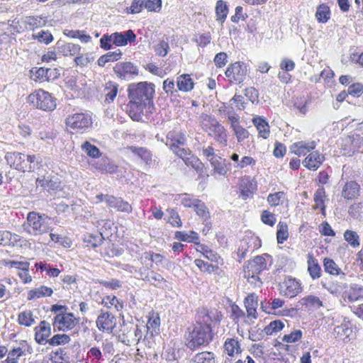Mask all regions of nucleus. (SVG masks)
Wrapping results in <instances>:
<instances>
[{
  "label": "nucleus",
  "mask_w": 363,
  "mask_h": 363,
  "mask_svg": "<svg viewBox=\"0 0 363 363\" xmlns=\"http://www.w3.org/2000/svg\"><path fill=\"white\" fill-rule=\"evenodd\" d=\"M322 286L326 289L329 293L333 295L340 294L342 291L347 288L345 284L339 283L337 281H333L331 280H325L321 281Z\"/></svg>",
  "instance_id": "cd10ccee"
},
{
  "label": "nucleus",
  "mask_w": 363,
  "mask_h": 363,
  "mask_svg": "<svg viewBox=\"0 0 363 363\" xmlns=\"http://www.w3.org/2000/svg\"><path fill=\"white\" fill-rule=\"evenodd\" d=\"M324 156L317 152L309 154L303 162V164L310 170H316L323 163Z\"/></svg>",
  "instance_id": "412c9836"
},
{
  "label": "nucleus",
  "mask_w": 363,
  "mask_h": 363,
  "mask_svg": "<svg viewBox=\"0 0 363 363\" xmlns=\"http://www.w3.org/2000/svg\"><path fill=\"white\" fill-rule=\"evenodd\" d=\"M323 264L325 271L330 274L339 275L342 274L343 276H345V273L342 272L341 269L333 259L330 258H325Z\"/></svg>",
  "instance_id": "a19ab883"
},
{
  "label": "nucleus",
  "mask_w": 363,
  "mask_h": 363,
  "mask_svg": "<svg viewBox=\"0 0 363 363\" xmlns=\"http://www.w3.org/2000/svg\"><path fill=\"white\" fill-rule=\"evenodd\" d=\"M315 147V143L314 141L306 142L300 141L294 143L291 147V152L298 156L306 155L311 150Z\"/></svg>",
  "instance_id": "aec40b11"
},
{
  "label": "nucleus",
  "mask_w": 363,
  "mask_h": 363,
  "mask_svg": "<svg viewBox=\"0 0 363 363\" xmlns=\"http://www.w3.org/2000/svg\"><path fill=\"white\" fill-rule=\"evenodd\" d=\"M33 38L37 39L40 43L49 44L52 41L53 37L52 34L48 31L40 30L37 34H33Z\"/></svg>",
  "instance_id": "bf43d9fd"
},
{
  "label": "nucleus",
  "mask_w": 363,
  "mask_h": 363,
  "mask_svg": "<svg viewBox=\"0 0 363 363\" xmlns=\"http://www.w3.org/2000/svg\"><path fill=\"white\" fill-rule=\"evenodd\" d=\"M145 8L148 11L157 12L162 7V0H145Z\"/></svg>",
  "instance_id": "69168bd1"
},
{
  "label": "nucleus",
  "mask_w": 363,
  "mask_h": 363,
  "mask_svg": "<svg viewBox=\"0 0 363 363\" xmlns=\"http://www.w3.org/2000/svg\"><path fill=\"white\" fill-rule=\"evenodd\" d=\"M194 208L196 214L202 219L206 220L208 218V211L207 208L201 201L199 200L196 204H194Z\"/></svg>",
  "instance_id": "13d9d810"
},
{
  "label": "nucleus",
  "mask_w": 363,
  "mask_h": 363,
  "mask_svg": "<svg viewBox=\"0 0 363 363\" xmlns=\"http://www.w3.org/2000/svg\"><path fill=\"white\" fill-rule=\"evenodd\" d=\"M51 360L52 363H69V357L61 349L52 355Z\"/></svg>",
  "instance_id": "0e129e2a"
},
{
  "label": "nucleus",
  "mask_w": 363,
  "mask_h": 363,
  "mask_svg": "<svg viewBox=\"0 0 363 363\" xmlns=\"http://www.w3.org/2000/svg\"><path fill=\"white\" fill-rule=\"evenodd\" d=\"M112 42L116 46H123L128 43H133L135 41L136 35L132 30H126L124 33H113L111 35Z\"/></svg>",
  "instance_id": "f3484780"
},
{
  "label": "nucleus",
  "mask_w": 363,
  "mask_h": 363,
  "mask_svg": "<svg viewBox=\"0 0 363 363\" xmlns=\"http://www.w3.org/2000/svg\"><path fill=\"white\" fill-rule=\"evenodd\" d=\"M302 337V332L301 330H295L290 334L285 335L282 337V341L288 343H294Z\"/></svg>",
  "instance_id": "680f3d73"
},
{
  "label": "nucleus",
  "mask_w": 363,
  "mask_h": 363,
  "mask_svg": "<svg viewBox=\"0 0 363 363\" xmlns=\"http://www.w3.org/2000/svg\"><path fill=\"white\" fill-rule=\"evenodd\" d=\"M245 305L246 307L247 317L257 318V298L253 295L248 296L245 301Z\"/></svg>",
  "instance_id": "72a5a7b5"
},
{
  "label": "nucleus",
  "mask_w": 363,
  "mask_h": 363,
  "mask_svg": "<svg viewBox=\"0 0 363 363\" xmlns=\"http://www.w3.org/2000/svg\"><path fill=\"white\" fill-rule=\"evenodd\" d=\"M160 319L158 315L150 317L146 325L147 331H150L151 335L157 333L160 330Z\"/></svg>",
  "instance_id": "5fc2aeb1"
},
{
  "label": "nucleus",
  "mask_w": 363,
  "mask_h": 363,
  "mask_svg": "<svg viewBox=\"0 0 363 363\" xmlns=\"http://www.w3.org/2000/svg\"><path fill=\"white\" fill-rule=\"evenodd\" d=\"M175 238L181 241L194 243H197V240H199L198 234L194 231H191L189 233L183 231H177L175 233Z\"/></svg>",
  "instance_id": "a18cd8bd"
},
{
  "label": "nucleus",
  "mask_w": 363,
  "mask_h": 363,
  "mask_svg": "<svg viewBox=\"0 0 363 363\" xmlns=\"http://www.w3.org/2000/svg\"><path fill=\"white\" fill-rule=\"evenodd\" d=\"M213 167L212 175L218 174L220 176H225L227 173L225 167V160L223 159L220 156L214 157L213 159L208 161Z\"/></svg>",
  "instance_id": "bb28decb"
},
{
  "label": "nucleus",
  "mask_w": 363,
  "mask_h": 363,
  "mask_svg": "<svg viewBox=\"0 0 363 363\" xmlns=\"http://www.w3.org/2000/svg\"><path fill=\"white\" fill-rule=\"evenodd\" d=\"M103 302L107 308L113 306L118 311L123 308V303L114 296L112 297L106 296Z\"/></svg>",
  "instance_id": "052dcab7"
},
{
  "label": "nucleus",
  "mask_w": 363,
  "mask_h": 363,
  "mask_svg": "<svg viewBox=\"0 0 363 363\" xmlns=\"http://www.w3.org/2000/svg\"><path fill=\"white\" fill-rule=\"evenodd\" d=\"M70 340L71 339L69 335L66 334H57L48 340V343L51 346H57L69 343Z\"/></svg>",
  "instance_id": "3c124183"
},
{
  "label": "nucleus",
  "mask_w": 363,
  "mask_h": 363,
  "mask_svg": "<svg viewBox=\"0 0 363 363\" xmlns=\"http://www.w3.org/2000/svg\"><path fill=\"white\" fill-rule=\"evenodd\" d=\"M247 72V65L244 62H236L228 66L225 76L231 83L240 84L245 80Z\"/></svg>",
  "instance_id": "6e6552de"
},
{
  "label": "nucleus",
  "mask_w": 363,
  "mask_h": 363,
  "mask_svg": "<svg viewBox=\"0 0 363 363\" xmlns=\"http://www.w3.org/2000/svg\"><path fill=\"white\" fill-rule=\"evenodd\" d=\"M113 70L120 77H125L128 74H138L137 67L130 62L117 63Z\"/></svg>",
  "instance_id": "6ab92c4d"
},
{
  "label": "nucleus",
  "mask_w": 363,
  "mask_h": 363,
  "mask_svg": "<svg viewBox=\"0 0 363 363\" xmlns=\"http://www.w3.org/2000/svg\"><path fill=\"white\" fill-rule=\"evenodd\" d=\"M193 361L194 363H216L213 353L210 352H202L196 354Z\"/></svg>",
  "instance_id": "49530a36"
},
{
  "label": "nucleus",
  "mask_w": 363,
  "mask_h": 363,
  "mask_svg": "<svg viewBox=\"0 0 363 363\" xmlns=\"http://www.w3.org/2000/svg\"><path fill=\"white\" fill-rule=\"evenodd\" d=\"M134 327L133 323H123L121 325L118 333V340L125 345H135V338H134Z\"/></svg>",
  "instance_id": "ddd939ff"
},
{
  "label": "nucleus",
  "mask_w": 363,
  "mask_h": 363,
  "mask_svg": "<svg viewBox=\"0 0 363 363\" xmlns=\"http://www.w3.org/2000/svg\"><path fill=\"white\" fill-rule=\"evenodd\" d=\"M31 347L26 340L20 342L18 347L13 348L9 351L6 363H18V359L26 355V352L31 353Z\"/></svg>",
  "instance_id": "f8f14e48"
},
{
  "label": "nucleus",
  "mask_w": 363,
  "mask_h": 363,
  "mask_svg": "<svg viewBox=\"0 0 363 363\" xmlns=\"http://www.w3.org/2000/svg\"><path fill=\"white\" fill-rule=\"evenodd\" d=\"M167 211L169 213L168 222L174 227H182V223L178 213L174 209L168 210Z\"/></svg>",
  "instance_id": "338daca9"
},
{
  "label": "nucleus",
  "mask_w": 363,
  "mask_h": 363,
  "mask_svg": "<svg viewBox=\"0 0 363 363\" xmlns=\"http://www.w3.org/2000/svg\"><path fill=\"white\" fill-rule=\"evenodd\" d=\"M122 55V52L118 50L114 52H107L106 55L101 56L97 62L99 66L104 67L107 62L118 60Z\"/></svg>",
  "instance_id": "58836bf2"
},
{
  "label": "nucleus",
  "mask_w": 363,
  "mask_h": 363,
  "mask_svg": "<svg viewBox=\"0 0 363 363\" xmlns=\"http://www.w3.org/2000/svg\"><path fill=\"white\" fill-rule=\"evenodd\" d=\"M209 135L213 136L214 139L222 146L227 145V133L223 125L215 121L209 128Z\"/></svg>",
  "instance_id": "dca6fc26"
},
{
  "label": "nucleus",
  "mask_w": 363,
  "mask_h": 363,
  "mask_svg": "<svg viewBox=\"0 0 363 363\" xmlns=\"http://www.w3.org/2000/svg\"><path fill=\"white\" fill-rule=\"evenodd\" d=\"M325 197V191L323 187H319L315 192L314 201L315 203V208H320L323 211L325 210L324 200Z\"/></svg>",
  "instance_id": "603ef678"
},
{
  "label": "nucleus",
  "mask_w": 363,
  "mask_h": 363,
  "mask_svg": "<svg viewBox=\"0 0 363 363\" xmlns=\"http://www.w3.org/2000/svg\"><path fill=\"white\" fill-rule=\"evenodd\" d=\"M283 328L284 323L281 320H274L264 328V332L267 335H272L281 330Z\"/></svg>",
  "instance_id": "4d7b16f0"
},
{
  "label": "nucleus",
  "mask_w": 363,
  "mask_h": 363,
  "mask_svg": "<svg viewBox=\"0 0 363 363\" xmlns=\"http://www.w3.org/2000/svg\"><path fill=\"white\" fill-rule=\"evenodd\" d=\"M343 142L344 146L348 147V152L350 151L354 152L363 145V137L358 134H353L352 135L347 136L344 139Z\"/></svg>",
  "instance_id": "b1692460"
},
{
  "label": "nucleus",
  "mask_w": 363,
  "mask_h": 363,
  "mask_svg": "<svg viewBox=\"0 0 363 363\" xmlns=\"http://www.w3.org/2000/svg\"><path fill=\"white\" fill-rule=\"evenodd\" d=\"M344 238L352 247H357L359 245V235L356 232L347 230L344 233Z\"/></svg>",
  "instance_id": "6e6d98bb"
},
{
  "label": "nucleus",
  "mask_w": 363,
  "mask_h": 363,
  "mask_svg": "<svg viewBox=\"0 0 363 363\" xmlns=\"http://www.w3.org/2000/svg\"><path fill=\"white\" fill-rule=\"evenodd\" d=\"M20 241L19 236L9 231H0V245L4 246H14Z\"/></svg>",
  "instance_id": "c85d7f7f"
},
{
  "label": "nucleus",
  "mask_w": 363,
  "mask_h": 363,
  "mask_svg": "<svg viewBox=\"0 0 363 363\" xmlns=\"http://www.w3.org/2000/svg\"><path fill=\"white\" fill-rule=\"evenodd\" d=\"M308 271L313 279H318L321 275V268L311 255L308 257Z\"/></svg>",
  "instance_id": "2f4dec72"
},
{
  "label": "nucleus",
  "mask_w": 363,
  "mask_h": 363,
  "mask_svg": "<svg viewBox=\"0 0 363 363\" xmlns=\"http://www.w3.org/2000/svg\"><path fill=\"white\" fill-rule=\"evenodd\" d=\"M5 160L11 167L22 172L33 171L38 165L35 155H25L21 152H7Z\"/></svg>",
  "instance_id": "20e7f679"
},
{
  "label": "nucleus",
  "mask_w": 363,
  "mask_h": 363,
  "mask_svg": "<svg viewBox=\"0 0 363 363\" xmlns=\"http://www.w3.org/2000/svg\"><path fill=\"white\" fill-rule=\"evenodd\" d=\"M96 324L100 331L111 334L116 325V318L111 312L101 311L97 317Z\"/></svg>",
  "instance_id": "1a4fd4ad"
},
{
  "label": "nucleus",
  "mask_w": 363,
  "mask_h": 363,
  "mask_svg": "<svg viewBox=\"0 0 363 363\" xmlns=\"http://www.w3.org/2000/svg\"><path fill=\"white\" fill-rule=\"evenodd\" d=\"M280 294L289 298H293L301 291V284L294 279L285 280L280 284Z\"/></svg>",
  "instance_id": "9b49d317"
},
{
  "label": "nucleus",
  "mask_w": 363,
  "mask_h": 363,
  "mask_svg": "<svg viewBox=\"0 0 363 363\" xmlns=\"http://www.w3.org/2000/svg\"><path fill=\"white\" fill-rule=\"evenodd\" d=\"M315 18L319 23H325L330 18V9L326 4H320L316 9Z\"/></svg>",
  "instance_id": "473e14b6"
},
{
  "label": "nucleus",
  "mask_w": 363,
  "mask_h": 363,
  "mask_svg": "<svg viewBox=\"0 0 363 363\" xmlns=\"http://www.w3.org/2000/svg\"><path fill=\"white\" fill-rule=\"evenodd\" d=\"M289 236L288 226L286 223L279 222L277 225V239L278 243H283Z\"/></svg>",
  "instance_id": "864d4df0"
},
{
  "label": "nucleus",
  "mask_w": 363,
  "mask_h": 363,
  "mask_svg": "<svg viewBox=\"0 0 363 363\" xmlns=\"http://www.w3.org/2000/svg\"><path fill=\"white\" fill-rule=\"evenodd\" d=\"M211 339V329L207 326L194 324L188 328V332L186 333V345L188 348L194 350L200 346L208 344Z\"/></svg>",
  "instance_id": "f03ea898"
},
{
  "label": "nucleus",
  "mask_w": 363,
  "mask_h": 363,
  "mask_svg": "<svg viewBox=\"0 0 363 363\" xmlns=\"http://www.w3.org/2000/svg\"><path fill=\"white\" fill-rule=\"evenodd\" d=\"M184 162L189 167H191L196 172H201L203 169V164L200 161V160L193 155L191 153L189 155L186 157L184 158Z\"/></svg>",
  "instance_id": "09e8293b"
},
{
  "label": "nucleus",
  "mask_w": 363,
  "mask_h": 363,
  "mask_svg": "<svg viewBox=\"0 0 363 363\" xmlns=\"http://www.w3.org/2000/svg\"><path fill=\"white\" fill-rule=\"evenodd\" d=\"M30 104L43 111H52L56 108L55 99L52 95L43 89H38L28 96Z\"/></svg>",
  "instance_id": "39448f33"
},
{
  "label": "nucleus",
  "mask_w": 363,
  "mask_h": 363,
  "mask_svg": "<svg viewBox=\"0 0 363 363\" xmlns=\"http://www.w3.org/2000/svg\"><path fill=\"white\" fill-rule=\"evenodd\" d=\"M52 292L53 291L51 288L45 286H41L38 288L30 290L28 294V299L32 300L43 296H50Z\"/></svg>",
  "instance_id": "7c9ffc66"
},
{
  "label": "nucleus",
  "mask_w": 363,
  "mask_h": 363,
  "mask_svg": "<svg viewBox=\"0 0 363 363\" xmlns=\"http://www.w3.org/2000/svg\"><path fill=\"white\" fill-rule=\"evenodd\" d=\"M18 323L26 327H30L35 323L33 313L30 311L20 313L18 316Z\"/></svg>",
  "instance_id": "c03bdc74"
},
{
  "label": "nucleus",
  "mask_w": 363,
  "mask_h": 363,
  "mask_svg": "<svg viewBox=\"0 0 363 363\" xmlns=\"http://www.w3.org/2000/svg\"><path fill=\"white\" fill-rule=\"evenodd\" d=\"M155 93V86L146 82L131 84L128 88L130 99L128 104L130 116L134 121H139L145 107L149 105Z\"/></svg>",
  "instance_id": "f257e3e1"
},
{
  "label": "nucleus",
  "mask_w": 363,
  "mask_h": 363,
  "mask_svg": "<svg viewBox=\"0 0 363 363\" xmlns=\"http://www.w3.org/2000/svg\"><path fill=\"white\" fill-rule=\"evenodd\" d=\"M252 123L257 128L260 137L267 139L269 136V125L265 118L260 116H255L252 118Z\"/></svg>",
  "instance_id": "393cba45"
},
{
  "label": "nucleus",
  "mask_w": 363,
  "mask_h": 363,
  "mask_svg": "<svg viewBox=\"0 0 363 363\" xmlns=\"http://www.w3.org/2000/svg\"><path fill=\"white\" fill-rule=\"evenodd\" d=\"M51 335V326L49 323L42 320L40 324L35 328V340L40 345L48 343V338Z\"/></svg>",
  "instance_id": "4468645a"
},
{
  "label": "nucleus",
  "mask_w": 363,
  "mask_h": 363,
  "mask_svg": "<svg viewBox=\"0 0 363 363\" xmlns=\"http://www.w3.org/2000/svg\"><path fill=\"white\" fill-rule=\"evenodd\" d=\"M48 70L44 67L33 68L30 71V79L36 82L42 83L47 82L46 74Z\"/></svg>",
  "instance_id": "37998d69"
},
{
  "label": "nucleus",
  "mask_w": 363,
  "mask_h": 363,
  "mask_svg": "<svg viewBox=\"0 0 363 363\" xmlns=\"http://www.w3.org/2000/svg\"><path fill=\"white\" fill-rule=\"evenodd\" d=\"M216 320V315L213 312L203 308L198 313L196 324L207 326L211 330V323Z\"/></svg>",
  "instance_id": "4be33fe9"
},
{
  "label": "nucleus",
  "mask_w": 363,
  "mask_h": 363,
  "mask_svg": "<svg viewBox=\"0 0 363 363\" xmlns=\"http://www.w3.org/2000/svg\"><path fill=\"white\" fill-rule=\"evenodd\" d=\"M169 49V46L168 42L162 40L155 46V51L157 55L160 57H164L167 55Z\"/></svg>",
  "instance_id": "e2e57ef3"
},
{
  "label": "nucleus",
  "mask_w": 363,
  "mask_h": 363,
  "mask_svg": "<svg viewBox=\"0 0 363 363\" xmlns=\"http://www.w3.org/2000/svg\"><path fill=\"white\" fill-rule=\"evenodd\" d=\"M129 149L138 155L142 160H143L146 164L150 165L152 162V153L150 151L144 147H136L131 146Z\"/></svg>",
  "instance_id": "c9c22d12"
},
{
  "label": "nucleus",
  "mask_w": 363,
  "mask_h": 363,
  "mask_svg": "<svg viewBox=\"0 0 363 363\" xmlns=\"http://www.w3.org/2000/svg\"><path fill=\"white\" fill-rule=\"evenodd\" d=\"M228 13V7L226 3L223 0H218L216 6L217 20L223 23L227 17Z\"/></svg>",
  "instance_id": "ea45409f"
},
{
  "label": "nucleus",
  "mask_w": 363,
  "mask_h": 363,
  "mask_svg": "<svg viewBox=\"0 0 363 363\" xmlns=\"http://www.w3.org/2000/svg\"><path fill=\"white\" fill-rule=\"evenodd\" d=\"M184 142V138L183 137H180L177 140H171L170 143L167 141V145H169L170 148L172 151L182 160L184 158L186 157L189 155H190V152L189 150H186L183 147H179L178 145H183Z\"/></svg>",
  "instance_id": "a878e982"
},
{
  "label": "nucleus",
  "mask_w": 363,
  "mask_h": 363,
  "mask_svg": "<svg viewBox=\"0 0 363 363\" xmlns=\"http://www.w3.org/2000/svg\"><path fill=\"white\" fill-rule=\"evenodd\" d=\"M301 303L307 308L318 309L323 306V302L315 296H308L301 299Z\"/></svg>",
  "instance_id": "79ce46f5"
},
{
  "label": "nucleus",
  "mask_w": 363,
  "mask_h": 363,
  "mask_svg": "<svg viewBox=\"0 0 363 363\" xmlns=\"http://www.w3.org/2000/svg\"><path fill=\"white\" fill-rule=\"evenodd\" d=\"M344 289L342 298L345 301L348 300L350 302H354L363 297V288L357 284L351 285L348 289Z\"/></svg>",
  "instance_id": "a211bd4d"
},
{
  "label": "nucleus",
  "mask_w": 363,
  "mask_h": 363,
  "mask_svg": "<svg viewBox=\"0 0 363 363\" xmlns=\"http://www.w3.org/2000/svg\"><path fill=\"white\" fill-rule=\"evenodd\" d=\"M177 87L182 91H189L194 88V82L190 75L182 74L177 77Z\"/></svg>",
  "instance_id": "c756f323"
},
{
  "label": "nucleus",
  "mask_w": 363,
  "mask_h": 363,
  "mask_svg": "<svg viewBox=\"0 0 363 363\" xmlns=\"http://www.w3.org/2000/svg\"><path fill=\"white\" fill-rule=\"evenodd\" d=\"M93 61L94 57L91 54L82 55L74 59L76 65L80 67H86Z\"/></svg>",
  "instance_id": "774afa93"
},
{
  "label": "nucleus",
  "mask_w": 363,
  "mask_h": 363,
  "mask_svg": "<svg viewBox=\"0 0 363 363\" xmlns=\"http://www.w3.org/2000/svg\"><path fill=\"white\" fill-rule=\"evenodd\" d=\"M67 126L77 132L84 133L92 125V119L88 113H77L69 115L65 121Z\"/></svg>",
  "instance_id": "423d86ee"
},
{
  "label": "nucleus",
  "mask_w": 363,
  "mask_h": 363,
  "mask_svg": "<svg viewBox=\"0 0 363 363\" xmlns=\"http://www.w3.org/2000/svg\"><path fill=\"white\" fill-rule=\"evenodd\" d=\"M79 320L72 313L61 312L54 318L52 325L55 330L65 332L72 330Z\"/></svg>",
  "instance_id": "0eeeda50"
},
{
  "label": "nucleus",
  "mask_w": 363,
  "mask_h": 363,
  "mask_svg": "<svg viewBox=\"0 0 363 363\" xmlns=\"http://www.w3.org/2000/svg\"><path fill=\"white\" fill-rule=\"evenodd\" d=\"M58 49L64 56H74L79 53L81 47L77 44L67 43L58 46Z\"/></svg>",
  "instance_id": "f704fd0d"
},
{
  "label": "nucleus",
  "mask_w": 363,
  "mask_h": 363,
  "mask_svg": "<svg viewBox=\"0 0 363 363\" xmlns=\"http://www.w3.org/2000/svg\"><path fill=\"white\" fill-rule=\"evenodd\" d=\"M359 185L353 181L347 182L343 186L342 196L346 199H354L359 193Z\"/></svg>",
  "instance_id": "5701e85b"
},
{
  "label": "nucleus",
  "mask_w": 363,
  "mask_h": 363,
  "mask_svg": "<svg viewBox=\"0 0 363 363\" xmlns=\"http://www.w3.org/2000/svg\"><path fill=\"white\" fill-rule=\"evenodd\" d=\"M224 349L229 356L241 352L240 343L235 338H228L224 343Z\"/></svg>",
  "instance_id": "e433bc0d"
},
{
  "label": "nucleus",
  "mask_w": 363,
  "mask_h": 363,
  "mask_svg": "<svg viewBox=\"0 0 363 363\" xmlns=\"http://www.w3.org/2000/svg\"><path fill=\"white\" fill-rule=\"evenodd\" d=\"M267 269V262L264 256H257L252 260L244 265V277H249L252 274H259Z\"/></svg>",
  "instance_id": "9d476101"
},
{
  "label": "nucleus",
  "mask_w": 363,
  "mask_h": 363,
  "mask_svg": "<svg viewBox=\"0 0 363 363\" xmlns=\"http://www.w3.org/2000/svg\"><path fill=\"white\" fill-rule=\"evenodd\" d=\"M82 149L88 156L93 158H98L101 155L99 149L96 146L91 144L89 141H85L82 145Z\"/></svg>",
  "instance_id": "de8ad7c7"
},
{
  "label": "nucleus",
  "mask_w": 363,
  "mask_h": 363,
  "mask_svg": "<svg viewBox=\"0 0 363 363\" xmlns=\"http://www.w3.org/2000/svg\"><path fill=\"white\" fill-rule=\"evenodd\" d=\"M52 220L45 214L32 211L28 214L24 230L29 234L38 236L49 232Z\"/></svg>",
  "instance_id": "7ed1b4c3"
},
{
  "label": "nucleus",
  "mask_w": 363,
  "mask_h": 363,
  "mask_svg": "<svg viewBox=\"0 0 363 363\" xmlns=\"http://www.w3.org/2000/svg\"><path fill=\"white\" fill-rule=\"evenodd\" d=\"M285 194L283 191H278L274 194H270L267 196V201L271 206H277L284 203Z\"/></svg>",
  "instance_id": "8fccbe9b"
},
{
  "label": "nucleus",
  "mask_w": 363,
  "mask_h": 363,
  "mask_svg": "<svg viewBox=\"0 0 363 363\" xmlns=\"http://www.w3.org/2000/svg\"><path fill=\"white\" fill-rule=\"evenodd\" d=\"M106 203L110 208H113L118 211L130 213L132 211V206L127 201L120 198H116L113 196L106 195L105 196Z\"/></svg>",
  "instance_id": "2eb2a0df"
},
{
  "label": "nucleus",
  "mask_w": 363,
  "mask_h": 363,
  "mask_svg": "<svg viewBox=\"0 0 363 363\" xmlns=\"http://www.w3.org/2000/svg\"><path fill=\"white\" fill-rule=\"evenodd\" d=\"M104 93L106 101L108 103L113 101L118 93V85L112 82L106 83Z\"/></svg>",
  "instance_id": "4c0bfd02"
}]
</instances>
